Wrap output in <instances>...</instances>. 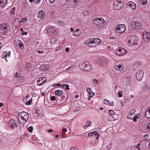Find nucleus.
<instances>
[{
    "label": "nucleus",
    "instance_id": "52",
    "mask_svg": "<svg viewBox=\"0 0 150 150\" xmlns=\"http://www.w3.org/2000/svg\"><path fill=\"white\" fill-rule=\"evenodd\" d=\"M114 103L113 102H111L110 103L109 102L108 105L110 106H114Z\"/></svg>",
    "mask_w": 150,
    "mask_h": 150
},
{
    "label": "nucleus",
    "instance_id": "30",
    "mask_svg": "<svg viewBox=\"0 0 150 150\" xmlns=\"http://www.w3.org/2000/svg\"><path fill=\"white\" fill-rule=\"evenodd\" d=\"M140 4L143 5H144L147 3V0H139Z\"/></svg>",
    "mask_w": 150,
    "mask_h": 150
},
{
    "label": "nucleus",
    "instance_id": "47",
    "mask_svg": "<svg viewBox=\"0 0 150 150\" xmlns=\"http://www.w3.org/2000/svg\"><path fill=\"white\" fill-rule=\"evenodd\" d=\"M69 150H78V149L77 147H72L70 148Z\"/></svg>",
    "mask_w": 150,
    "mask_h": 150
},
{
    "label": "nucleus",
    "instance_id": "39",
    "mask_svg": "<svg viewBox=\"0 0 150 150\" xmlns=\"http://www.w3.org/2000/svg\"><path fill=\"white\" fill-rule=\"evenodd\" d=\"M27 21V18H23L21 21H20L19 23H25V22Z\"/></svg>",
    "mask_w": 150,
    "mask_h": 150
},
{
    "label": "nucleus",
    "instance_id": "51",
    "mask_svg": "<svg viewBox=\"0 0 150 150\" xmlns=\"http://www.w3.org/2000/svg\"><path fill=\"white\" fill-rule=\"evenodd\" d=\"M34 2L36 4H39L40 2V0H35Z\"/></svg>",
    "mask_w": 150,
    "mask_h": 150
},
{
    "label": "nucleus",
    "instance_id": "14",
    "mask_svg": "<svg viewBox=\"0 0 150 150\" xmlns=\"http://www.w3.org/2000/svg\"><path fill=\"white\" fill-rule=\"evenodd\" d=\"M11 54V52L9 51L8 52H6V51H4L3 52V55L2 56V58L5 59L6 61H7V58L10 57Z\"/></svg>",
    "mask_w": 150,
    "mask_h": 150
},
{
    "label": "nucleus",
    "instance_id": "10",
    "mask_svg": "<svg viewBox=\"0 0 150 150\" xmlns=\"http://www.w3.org/2000/svg\"><path fill=\"white\" fill-rule=\"evenodd\" d=\"M132 28V29L134 30L133 31H134V30L138 29L139 28L141 27V23L138 22L134 21L131 24Z\"/></svg>",
    "mask_w": 150,
    "mask_h": 150
},
{
    "label": "nucleus",
    "instance_id": "28",
    "mask_svg": "<svg viewBox=\"0 0 150 150\" xmlns=\"http://www.w3.org/2000/svg\"><path fill=\"white\" fill-rule=\"evenodd\" d=\"M48 32H51V33H54L55 31V30L53 28L50 27L48 28Z\"/></svg>",
    "mask_w": 150,
    "mask_h": 150
},
{
    "label": "nucleus",
    "instance_id": "21",
    "mask_svg": "<svg viewBox=\"0 0 150 150\" xmlns=\"http://www.w3.org/2000/svg\"><path fill=\"white\" fill-rule=\"evenodd\" d=\"M55 93L56 95L59 97L63 93V92L61 90H58L55 91Z\"/></svg>",
    "mask_w": 150,
    "mask_h": 150
},
{
    "label": "nucleus",
    "instance_id": "55",
    "mask_svg": "<svg viewBox=\"0 0 150 150\" xmlns=\"http://www.w3.org/2000/svg\"><path fill=\"white\" fill-rule=\"evenodd\" d=\"M65 88L67 90H69V85L68 84H67L65 86Z\"/></svg>",
    "mask_w": 150,
    "mask_h": 150
},
{
    "label": "nucleus",
    "instance_id": "63",
    "mask_svg": "<svg viewBox=\"0 0 150 150\" xmlns=\"http://www.w3.org/2000/svg\"><path fill=\"white\" fill-rule=\"evenodd\" d=\"M137 119L136 118V117H134V118L133 119V121L135 122H137Z\"/></svg>",
    "mask_w": 150,
    "mask_h": 150
},
{
    "label": "nucleus",
    "instance_id": "60",
    "mask_svg": "<svg viewBox=\"0 0 150 150\" xmlns=\"http://www.w3.org/2000/svg\"><path fill=\"white\" fill-rule=\"evenodd\" d=\"M80 0H74L75 3H78L79 2Z\"/></svg>",
    "mask_w": 150,
    "mask_h": 150
},
{
    "label": "nucleus",
    "instance_id": "58",
    "mask_svg": "<svg viewBox=\"0 0 150 150\" xmlns=\"http://www.w3.org/2000/svg\"><path fill=\"white\" fill-rule=\"evenodd\" d=\"M147 128L150 130V122L148 124Z\"/></svg>",
    "mask_w": 150,
    "mask_h": 150
},
{
    "label": "nucleus",
    "instance_id": "27",
    "mask_svg": "<svg viewBox=\"0 0 150 150\" xmlns=\"http://www.w3.org/2000/svg\"><path fill=\"white\" fill-rule=\"evenodd\" d=\"M97 134V133L96 132H93L88 133V136L89 137H91L93 135L96 136Z\"/></svg>",
    "mask_w": 150,
    "mask_h": 150
},
{
    "label": "nucleus",
    "instance_id": "17",
    "mask_svg": "<svg viewBox=\"0 0 150 150\" xmlns=\"http://www.w3.org/2000/svg\"><path fill=\"white\" fill-rule=\"evenodd\" d=\"M84 44L88 46L91 45H92L93 44L92 38L86 40L84 42Z\"/></svg>",
    "mask_w": 150,
    "mask_h": 150
},
{
    "label": "nucleus",
    "instance_id": "62",
    "mask_svg": "<svg viewBox=\"0 0 150 150\" xmlns=\"http://www.w3.org/2000/svg\"><path fill=\"white\" fill-rule=\"evenodd\" d=\"M32 96L33 97H36L37 96L36 94L35 93H33Z\"/></svg>",
    "mask_w": 150,
    "mask_h": 150
},
{
    "label": "nucleus",
    "instance_id": "5",
    "mask_svg": "<svg viewBox=\"0 0 150 150\" xmlns=\"http://www.w3.org/2000/svg\"><path fill=\"white\" fill-rule=\"evenodd\" d=\"M104 20L102 18H97L93 20V23L97 26H100L105 22Z\"/></svg>",
    "mask_w": 150,
    "mask_h": 150
},
{
    "label": "nucleus",
    "instance_id": "33",
    "mask_svg": "<svg viewBox=\"0 0 150 150\" xmlns=\"http://www.w3.org/2000/svg\"><path fill=\"white\" fill-rule=\"evenodd\" d=\"M92 82L95 85H97L98 83V80L96 79H93L92 80Z\"/></svg>",
    "mask_w": 150,
    "mask_h": 150
},
{
    "label": "nucleus",
    "instance_id": "25",
    "mask_svg": "<svg viewBox=\"0 0 150 150\" xmlns=\"http://www.w3.org/2000/svg\"><path fill=\"white\" fill-rule=\"evenodd\" d=\"M116 115H109L108 117L109 120L110 121H113L116 120V118L115 117V116Z\"/></svg>",
    "mask_w": 150,
    "mask_h": 150
},
{
    "label": "nucleus",
    "instance_id": "37",
    "mask_svg": "<svg viewBox=\"0 0 150 150\" xmlns=\"http://www.w3.org/2000/svg\"><path fill=\"white\" fill-rule=\"evenodd\" d=\"M109 101L108 100H107L106 99H105L103 101L104 103L106 105H108L109 103Z\"/></svg>",
    "mask_w": 150,
    "mask_h": 150
},
{
    "label": "nucleus",
    "instance_id": "40",
    "mask_svg": "<svg viewBox=\"0 0 150 150\" xmlns=\"http://www.w3.org/2000/svg\"><path fill=\"white\" fill-rule=\"evenodd\" d=\"M89 97L90 98H92L93 97L95 94V93H94L92 92V91L90 93H89Z\"/></svg>",
    "mask_w": 150,
    "mask_h": 150
},
{
    "label": "nucleus",
    "instance_id": "11",
    "mask_svg": "<svg viewBox=\"0 0 150 150\" xmlns=\"http://www.w3.org/2000/svg\"><path fill=\"white\" fill-rule=\"evenodd\" d=\"M47 79L46 77H42L39 78L37 81V84L38 86H41L46 82Z\"/></svg>",
    "mask_w": 150,
    "mask_h": 150
},
{
    "label": "nucleus",
    "instance_id": "3",
    "mask_svg": "<svg viewBox=\"0 0 150 150\" xmlns=\"http://www.w3.org/2000/svg\"><path fill=\"white\" fill-rule=\"evenodd\" d=\"M126 29V27L125 24H120L116 26L115 31L117 33H122L125 31Z\"/></svg>",
    "mask_w": 150,
    "mask_h": 150
},
{
    "label": "nucleus",
    "instance_id": "49",
    "mask_svg": "<svg viewBox=\"0 0 150 150\" xmlns=\"http://www.w3.org/2000/svg\"><path fill=\"white\" fill-rule=\"evenodd\" d=\"M62 48V47H59L56 48V51H57L59 50H61Z\"/></svg>",
    "mask_w": 150,
    "mask_h": 150
},
{
    "label": "nucleus",
    "instance_id": "35",
    "mask_svg": "<svg viewBox=\"0 0 150 150\" xmlns=\"http://www.w3.org/2000/svg\"><path fill=\"white\" fill-rule=\"evenodd\" d=\"M32 99H30L28 102L26 103V105H30L32 103Z\"/></svg>",
    "mask_w": 150,
    "mask_h": 150
},
{
    "label": "nucleus",
    "instance_id": "1",
    "mask_svg": "<svg viewBox=\"0 0 150 150\" xmlns=\"http://www.w3.org/2000/svg\"><path fill=\"white\" fill-rule=\"evenodd\" d=\"M28 114L25 112L20 113L18 115V120L20 123L24 124L28 120Z\"/></svg>",
    "mask_w": 150,
    "mask_h": 150
},
{
    "label": "nucleus",
    "instance_id": "7",
    "mask_svg": "<svg viewBox=\"0 0 150 150\" xmlns=\"http://www.w3.org/2000/svg\"><path fill=\"white\" fill-rule=\"evenodd\" d=\"M116 53L118 55L122 56L126 53V51L125 49L119 47H118L116 50Z\"/></svg>",
    "mask_w": 150,
    "mask_h": 150
},
{
    "label": "nucleus",
    "instance_id": "29",
    "mask_svg": "<svg viewBox=\"0 0 150 150\" xmlns=\"http://www.w3.org/2000/svg\"><path fill=\"white\" fill-rule=\"evenodd\" d=\"M135 110H131L130 112V114L129 115V116L130 117H134L135 115V114L133 113L135 111Z\"/></svg>",
    "mask_w": 150,
    "mask_h": 150
},
{
    "label": "nucleus",
    "instance_id": "50",
    "mask_svg": "<svg viewBox=\"0 0 150 150\" xmlns=\"http://www.w3.org/2000/svg\"><path fill=\"white\" fill-rule=\"evenodd\" d=\"M62 86V85L60 83H57V84H53L52 85V86L53 87H54V86Z\"/></svg>",
    "mask_w": 150,
    "mask_h": 150
},
{
    "label": "nucleus",
    "instance_id": "34",
    "mask_svg": "<svg viewBox=\"0 0 150 150\" xmlns=\"http://www.w3.org/2000/svg\"><path fill=\"white\" fill-rule=\"evenodd\" d=\"M142 64L141 62L140 61L136 62L134 63V66L140 65H142Z\"/></svg>",
    "mask_w": 150,
    "mask_h": 150
},
{
    "label": "nucleus",
    "instance_id": "41",
    "mask_svg": "<svg viewBox=\"0 0 150 150\" xmlns=\"http://www.w3.org/2000/svg\"><path fill=\"white\" fill-rule=\"evenodd\" d=\"M72 69V68L71 67H70L68 68H67L66 70L67 71V72H69L71 71Z\"/></svg>",
    "mask_w": 150,
    "mask_h": 150
},
{
    "label": "nucleus",
    "instance_id": "22",
    "mask_svg": "<svg viewBox=\"0 0 150 150\" xmlns=\"http://www.w3.org/2000/svg\"><path fill=\"white\" fill-rule=\"evenodd\" d=\"M92 39L93 44H98L101 42V40L98 38H92Z\"/></svg>",
    "mask_w": 150,
    "mask_h": 150
},
{
    "label": "nucleus",
    "instance_id": "54",
    "mask_svg": "<svg viewBox=\"0 0 150 150\" xmlns=\"http://www.w3.org/2000/svg\"><path fill=\"white\" fill-rule=\"evenodd\" d=\"M91 122V121H88L87 122V124L88 125L87 126L88 127L90 126L91 125V124L90 123Z\"/></svg>",
    "mask_w": 150,
    "mask_h": 150
},
{
    "label": "nucleus",
    "instance_id": "43",
    "mask_svg": "<svg viewBox=\"0 0 150 150\" xmlns=\"http://www.w3.org/2000/svg\"><path fill=\"white\" fill-rule=\"evenodd\" d=\"M58 23L59 25H62V26H63L64 25V23L61 21H59L58 22Z\"/></svg>",
    "mask_w": 150,
    "mask_h": 150
},
{
    "label": "nucleus",
    "instance_id": "16",
    "mask_svg": "<svg viewBox=\"0 0 150 150\" xmlns=\"http://www.w3.org/2000/svg\"><path fill=\"white\" fill-rule=\"evenodd\" d=\"M8 126L11 127H17V125L13 120H10L8 123Z\"/></svg>",
    "mask_w": 150,
    "mask_h": 150
},
{
    "label": "nucleus",
    "instance_id": "59",
    "mask_svg": "<svg viewBox=\"0 0 150 150\" xmlns=\"http://www.w3.org/2000/svg\"><path fill=\"white\" fill-rule=\"evenodd\" d=\"M139 117H140V115H135L134 116V117H136V118L137 119V118H139Z\"/></svg>",
    "mask_w": 150,
    "mask_h": 150
},
{
    "label": "nucleus",
    "instance_id": "12",
    "mask_svg": "<svg viewBox=\"0 0 150 150\" xmlns=\"http://www.w3.org/2000/svg\"><path fill=\"white\" fill-rule=\"evenodd\" d=\"M124 83L127 86H130L131 84V76H127L124 81Z\"/></svg>",
    "mask_w": 150,
    "mask_h": 150
},
{
    "label": "nucleus",
    "instance_id": "19",
    "mask_svg": "<svg viewBox=\"0 0 150 150\" xmlns=\"http://www.w3.org/2000/svg\"><path fill=\"white\" fill-rule=\"evenodd\" d=\"M81 34V30L78 29H77L73 33V35L75 37L79 36Z\"/></svg>",
    "mask_w": 150,
    "mask_h": 150
},
{
    "label": "nucleus",
    "instance_id": "36",
    "mask_svg": "<svg viewBox=\"0 0 150 150\" xmlns=\"http://www.w3.org/2000/svg\"><path fill=\"white\" fill-rule=\"evenodd\" d=\"M109 115H115L114 111L112 110H109Z\"/></svg>",
    "mask_w": 150,
    "mask_h": 150
},
{
    "label": "nucleus",
    "instance_id": "13",
    "mask_svg": "<svg viewBox=\"0 0 150 150\" xmlns=\"http://www.w3.org/2000/svg\"><path fill=\"white\" fill-rule=\"evenodd\" d=\"M143 35L144 40L146 42H148L150 39V35L149 33L146 31H144L143 32Z\"/></svg>",
    "mask_w": 150,
    "mask_h": 150
},
{
    "label": "nucleus",
    "instance_id": "53",
    "mask_svg": "<svg viewBox=\"0 0 150 150\" xmlns=\"http://www.w3.org/2000/svg\"><path fill=\"white\" fill-rule=\"evenodd\" d=\"M21 34L22 35H27L28 34V32H23L21 33Z\"/></svg>",
    "mask_w": 150,
    "mask_h": 150
},
{
    "label": "nucleus",
    "instance_id": "31",
    "mask_svg": "<svg viewBox=\"0 0 150 150\" xmlns=\"http://www.w3.org/2000/svg\"><path fill=\"white\" fill-rule=\"evenodd\" d=\"M57 40L56 38H53L50 40V42L52 44L55 43L57 41Z\"/></svg>",
    "mask_w": 150,
    "mask_h": 150
},
{
    "label": "nucleus",
    "instance_id": "18",
    "mask_svg": "<svg viewBox=\"0 0 150 150\" xmlns=\"http://www.w3.org/2000/svg\"><path fill=\"white\" fill-rule=\"evenodd\" d=\"M38 17L40 19H43L45 17V13L42 11H40L38 14Z\"/></svg>",
    "mask_w": 150,
    "mask_h": 150
},
{
    "label": "nucleus",
    "instance_id": "64",
    "mask_svg": "<svg viewBox=\"0 0 150 150\" xmlns=\"http://www.w3.org/2000/svg\"><path fill=\"white\" fill-rule=\"evenodd\" d=\"M14 76L15 77H17L18 76V74L17 72L16 73V74L14 75Z\"/></svg>",
    "mask_w": 150,
    "mask_h": 150
},
{
    "label": "nucleus",
    "instance_id": "24",
    "mask_svg": "<svg viewBox=\"0 0 150 150\" xmlns=\"http://www.w3.org/2000/svg\"><path fill=\"white\" fill-rule=\"evenodd\" d=\"M7 0H0V7L4 6L6 4Z\"/></svg>",
    "mask_w": 150,
    "mask_h": 150
},
{
    "label": "nucleus",
    "instance_id": "45",
    "mask_svg": "<svg viewBox=\"0 0 150 150\" xmlns=\"http://www.w3.org/2000/svg\"><path fill=\"white\" fill-rule=\"evenodd\" d=\"M86 90L88 94L92 91L91 89L89 88H87Z\"/></svg>",
    "mask_w": 150,
    "mask_h": 150
},
{
    "label": "nucleus",
    "instance_id": "2",
    "mask_svg": "<svg viewBox=\"0 0 150 150\" xmlns=\"http://www.w3.org/2000/svg\"><path fill=\"white\" fill-rule=\"evenodd\" d=\"M137 7L136 4L132 1L128 2L126 5V10L130 12L136 9Z\"/></svg>",
    "mask_w": 150,
    "mask_h": 150
},
{
    "label": "nucleus",
    "instance_id": "57",
    "mask_svg": "<svg viewBox=\"0 0 150 150\" xmlns=\"http://www.w3.org/2000/svg\"><path fill=\"white\" fill-rule=\"evenodd\" d=\"M65 51L67 52H68L69 51V49L68 47L65 50Z\"/></svg>",
    "mask_w": 150,
    "mask_h": 150
},
{
    "label": "nucleus",
    "instance_id": "44",
    "mask_svg": "<svg viewBox=\"0 0 150 150\" xmlns=\"http://www.w3.org/2000/svg\"><path fill=\"white\" fill-rule=\"evenodd\" d=\"M28 130L30 132H31L33 130V127L32 126L29 127L28 128Z\"/></svg>",
    "mask_w": 150,
    "mask_h": 150
},
{
    "label": "nucleus",
    "instance_id": "9",
    "mask_svg": "<svg viewBox=\"0 0 150 150\" xmlns=\"http://www.w3.org/2000/svg\"><path fill=\"white\" fill-rule=\"evenodd\" d=\"M138 38L134 35L130 37L129 39V43L130 45L135 44L137 42Z\"/></svg>",
    "mask_w": 150,
    "mask_h": 150
},
{
    "label": "nucleus",
    "instance_id": "6",
    "mask_svg": "<svg viewBox=\"0 0 150 150\" xmlns=\"http://www.w3.org/2000/svg\"><path fill=\"white\" fill-rule=\"evenodd\" d=\"M113 8L115 10H119L122 6V4L120 0H115L113 5Z\"/></svg>",
    "mask_w": 150,
    "mask_h": 150
},
{
    "label": "nucleus",
    "instance_id": "20",
    "mask_svg": "<svg viewBox=\"0 0 150 150\" xmlns=\"http://www.w3.org/2000/svg\"><path fill=\"white\" fill-rule=\"evenodd\" d=\"M145 116L147 118H150V107L146 110L145 113Z\"/></svg>",
    "mask_w": 150,
    "mask_h": 150
},
{
    "label": "nucleus",
    "instance_id": "61",
    "mask_svg": "<svg viewBox=\"0 0 150 150\" xmlns=\"http://www.w3.org/2000/svg\"><path fill=\"white\" fill-rule=\"evenodd\" d=\"M47 132H53V130L52 129H50L49 130H48Z\"/></svg>",
    "mask_w": 150,
    "mask_h": 150
},
{
    "label": "nucleus",
    "instance_id": "32",
    "mask_svg": "<svg viewBox=\"0 0 150 150\" xmlns=\"http://www.w3.org/2000/svg\"><path fill=\"white\" fill-rule=\"evenodd\" d=\"M19 46L21 49H23L24 47V45L23 43L21 41L19 42Z\"/></svg>",
    "mask_w": 150,
    "mask_h": 150
},
{
    "label": "nucleus",
    "instance_id": "8",
    "mask_svg": "<svg viewBox=\"0 0 150 150\" xmlns=\"http://www.w3.org/2000/svg\"><path fill=\"white\" fill-rule=\"evenodd\" d=\"M144 75V71L142 70H138L136 74L137 79L138 81H141L143 79Z\"/></svg>",
    "mask_w": 150,
    "mask_h": 150
},
{
    "label": "nucleus",
    "instance_id": "15",
    "mask_svg": "<svg viewBox=\"0 0 150 150\" xmlns=\"http://www.w3.org/2000/svg\"><path fill=\"white\" fill-rule=\"evenodd\" d=\"M79 68L85 71H90L92 69L91 66H80Z\"/></svg>",
    "mask_w": 150,
    "mask_h": 150
},
{
    "label": "nucleus",
    "instance_id": "26",
    "mask_svg": "<svg viewBox=\"0 0 150 150\" xmlns=\"http://www.w3.org/2000/svg\"><path fill=\"white\" fill-rule=\"evenodd\" d=\"M91 63L89 62H85L80 63L79 66H90Z\"/></svg>",
    "mask_w": 150,
    "mask_h": 150
},
{
    "label": "nucleus",
    "instance_id": "56",
    "mask_svg": "<svg viewBox=\"0 0 150 150\" xmlns=\"http://www.w3.org/2000/svg\"><path fill=\"white\" fill-rule=\"evenodd\" d=\"M56 0H49V2L51 4L54 3Z\"/></svg>",
    "mask_w": 150,
    "mask_h": 150
},
{
    "label": "nucleus",
    "instance_id": "4",
    "mask_svg": "<svg viewBox=\"0 0 150 150\" xmlns=\"http://www.w3.org/2000/svg\"><path fill=\"white\" fill-rule=\"evenodd\" d=\"M8 27V24L6 23L0 25V36L6 35V31Z\"/></svg>",
    "mask_w": 150,
    "mask_h": 150
},
{
    "label": "nucleus",
    "instance_id": "48",
    "mask_svg": "<svg viewBox=\"0 0 150 150\" xmlns=\"http://www.w3.org/2000/svg\"><path fill=\"white\" fill-rule=\"evenodd\" d=\"M15 11V7H13V8H12L11 9V14H14Z\"/></svg>",
    "mask_w": 150,
    "mask_h": 150
},
{
    "label": "nucleus",
    "instance_id": "38",
    "mask_svg": "<svg viewBox=\"0 0 150 150\" xmlns=\"http://www.w3.org/2000/svg\"><path fill=\"white\" fill-rule=\"evenodd\" d=\"M122 91L118 92L117 93L118 96L120 98H121L122 96Z\"/></svg>",
    "mask_w": 150,
    "mask_h": 150
},
{
    "label": "nucleus",
    "instance_id": "46",
    "mask_svg": "<svg viewBox=\"0 0 150 150\" xmlns=\"http://www.w3.org/2000/svg\"><path fill=\"white\" fill-rule=\"evenodd\" d=\"M51 100L52 101H55L56 100V98L55 96H52L51 97Z\"/></svg>",
    "mask_w": 150,
    "mask_h": 150
},
{
    "label": "nucleus",
    "instance_id": "23",
    "mask_svg": "<svg viewBox=\"0 0 150 150\" xmlns=\"http://www.w3.org/2000/svg\"><path fill=\"white\" fill-rule=\"evenodd\" d=\"M114 67L117 71H121L124 68L123 66H114Z\"/></svg>",
    "mask_w": 150,
    "mask_h": 150
},
{
    "label": "nucleus",
    "instance_id": "42",
    "mask_svg": "<svg viewBox=\"0 0 150 150\" xmlns=\"http://www.w3.org/2000/svg\"><path fill=\"white\" fill-rule=\"evenodd\" d=\"M62 132L63 133H66V132H67V129L65 127H63L62 130Z\"/></svg>",
    "mask_w": 150,
    "mask_h": 150
}]
</instances>
